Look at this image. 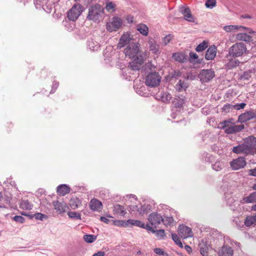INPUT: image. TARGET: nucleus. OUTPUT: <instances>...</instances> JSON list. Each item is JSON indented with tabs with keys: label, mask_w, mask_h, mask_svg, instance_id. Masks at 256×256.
Instances as JSON below:
<instances>
[{
	"label": "nucleus",
	"mask_w": 256,
	"mask_h": 256,
	"mask_svg": "<svg viewBox=\"0 0 256 256\" xmlns=\"http://www.w3.org/2000/svg\"><path fill=\"white\" fill-rule=\"evenodd\" d=\"M190 56V62H192L191 59H196V62L198 64H200L202 62L203 60V58L199 59L198 55L194 52H190L189 54Z\"/></svg>",
	"instance_id": "44"
},
{
	"label": "nucleus",
	"mask_w": 256,
	"mask_h": 256,
	"mask_svg": "<svg viewBox=\"0 0 256 256\" xmlns=\"http://www.w3.org/2000/svg\"><path fill=\"white\" fill-rule=\"evenodd\" d=\"M87 46L89 49L94 51L98 50L100 47L99 44L97 42L94 41V40H88Z\"/></svg>",
	"instance_id": "31"
},
{
	"label": "nucleus",
	"mask_w": 256,
	"mask_h": 256,
	"mask_svg": "<svg viewBox=\"0 0 256 256\" xmlns=\"http://www.w3.org/2000/svg\"><path fill=\"white\" fill-rule=\"evenodd\" d=\"M240 28V26H238L230 25L224 26V29L226 32H230L233 30H238Z\"/></svg>",
	"instance_id": "49"
},
{
	"label": "nucleus",
	"mask_w": 256,
	"mask_h": 256,
	"mask_svg": "<svg viewBox=\"0 0 256 256\" xmlns=\"http://www.w3.org/2000/svg\"><path fill=\"white\" fill-rule=\"evenodd\" d=\"M240 64L238 60L236 59L230 60L226 64V66L228 69H232L236 67Z\"/></svg>",
	"instance_id": "39"
},
{
	"label": "nucleus",
	"mask_w": 256,
	"mask_h": 256,
	"mask_svg": "<svg viewBox=\"0 0 256 256\" xmlns=\"http://www.w3.org/2000/svg\"><path fill=\"white\" fill-rule=\"evenodd\" d=\"M232 152L234 153L238 154H247V152L244 148V144H239L236 146H234L232 148Z\"/></svg>",
	"instance_id": "35"
},
{
	"label": "nucleus",
	"mask_w": 256,
	"mask_h": 256,
	"mask_svg": "<svg viewBox=\"0 0 256 256\" xmlns=\"http://www.w3.org/2000/svg\"><path fill=\"white\" fill-rule=\"evenodd\" d=\"M230 165L232 170H238L244 167L246 162L244 158L240 157L232 161Z\"/></svg>",
	"instance_id": "15"
},
{
	"label": "nucleus",
	"mask_w": 256,
	"mask_h": 256,
	"mask_svg": "<svg viewBox=\"0 0 256 256\" xmlns=\"http://www.w3.org/2000/svg\"><path fill=\"white\" fill-rule=\"evenodd\" d=\"M215 76V73L212 69L202 70L198 74V78L202 83L210 82Z\"/></svg>",
	"instance_id": "7"
},
{
	"label": "nucleus",
	"mask_w": 256,
	"mask_h": 256,
	"mask_svg": "<svg viewBox=\"0 0 256 256\" xmlns=\"http://www.w3.org/2000/svg\"><path fill=\"white\" fill-rule=\"evenodd\" d=\"M161 76L158 72H150L146 77V84L152 88L155 87L159 84Z\"/></svg>",
	"instance_id": "6"
},
{
	"label": "nucleus",
	"mask_w": 256,
	"mask_h": 256,
	"mask_svg": "<svg viewBox=\"0 0 256 256\" xmlns=\"http://www.w3.org/2000/svg\"><path fill=\"white\" fill-rule=\"evenodd\" d=\"M147 228H148V231H150V232H152V233L156 234V236L158 238L160 239H164V238L166 237L164 230L161 229V230H154V229L155 228H152V226H148Z\"/></svg>",
	"instance_id": "24"
},
{
	"label": "nucleus",
	"mask_w": 256,
	"mask_h": 256,
	"mask_svg": "<svg viewBox=\"0 0 256 256\" xmlns=\"http://www.w3.org/2000/svg\"><path fill=\"white\" fill-rule=\"evenodd\" d=\"M127 224H130V226H136L144 229H146L148 230V226H150L148 224H146L143 222H142L138 220H127Z\"/></svg>",
	"instance_id": "20"
},
{
	"label": "nucleus",
	"mask_w": 256,
	"mask_h": 256,
	"mask_svg": "<svg viewBox=\"0 0 256 256\" xmlns=\"http://www.w3.org/2000/svg\"><path fill=\"white\" fill-rule=\"evenodd\" d=\"M208 247L206 244H200V252L202 256H208Z\"/></svg>",
	"instance_id": "43"
},
{
	"label": "nucleus",
	"mask_w": 256,
	"mask_h": 256,
	"mask_svg": "<svg viewBox=\"0 0 256 256\" xmlns=\"http://www.w3.org/2000/svg\"><path fill=\"white\" fill-rule=\"evenodd\" d=\"M185 100V96H178V98H175L173 102V103L176 108H181L184 104Z\"/></svg>",
	"instance_id": "33"
},
{
	"label": "nucleus",
	"mask_w": 256,
	"mask_h": 256,
	"mask_svg": "<svg viewBox=\"0 0 256 256\" xmlns=\"http://www.w3.org/2000/svg\"><path fill=\"white\" fill-rule=\"evenodd\" d=\"M100 220L102 222H104L106 224H108L110 222V220L108 219L107 218L104 216H101L100 218Z\"/></svg>",
	"instance_id": "62"
},
{
	"label": "nucleus",
	"mask_w": 256,
	"mask_h": 256,
	"mask_svg": "<svg viewBox=\"0 0 256 256\" xmlns=\"http://www.w3.org/2000/svg\"><path fill=\"white\" fill-rule=\"evenodd\" d=\"M244 224L247 226L256 224V214L254 216H247L244 220Z\"/></svg>",
	"instance_id": "29"
},
{
	"label": "nucleus",
	"mask_w": 256,
	"mask_h": 256,
	"mask_svg": "<svg viewBox=\"0 0 256 256\" xmlns=\"http://www.w3.org/2000/svg\"><path fill=\"white\" fill-rule=\"evenodd\" d=\"M243 200L246 203L256 202V191L252 192L248 196L244 198Z\"/></svg>",
	"instance_id": "36"
},
{
	"label": "nucleus",
	"mask_w": 256,
	"mask_h": 256,
	"mask_svg": "<svg viewBox=\"0 0 256 256\" xmlns=\"http://www.w3.org/2000/svg\"><path fill=\"white\" fill-rule=\"evenodd\" d=\"M150 50L153 53L156 54L158 51L159 46L154 42L150 41L149 42Z\"/></svg>",
	"instance_id": "46"
},
{
	"label": "nucleus",
	"mask_w": 256,
	"mask_h": 256,
	"mask_svg": "<svg viewBox=\"0 0 256 256\" xmlns=\"http://www.w3.org/2000/svg\"><path fill=\"white\" fill-rule=\"evenodd\" d=\"M236 38L238 40L249 42L252 40V38L246 32H240L236 34Z\"/></svg>",
	"instance_id": "26"
},
{
	"label": "nucleus",
	"mask_w": 256,
	"mask_h": 256,
	"mask_svg": "<svg viewBox=\"0 0 256 256\" xmlns=\"http://www.w3.org/2000/svg\"><path fill=\"white\" fill-rule=\"evenodd\" d=\"M151 206L149 204H144L140 208H139V210H138V212L140 214H144L148 213L150 210Z\"/></svg>",
	"instance_id": "41"
},
{
	"label": "nucleus",
	"mask_w": 256,
	"mask_h": 256,
	"mask_svg": "<svg viewBox=\"0 0 256 256\" xmlns=\"http://www.w3.org/2000/svg\"><path fill=\"white\" fill-rule=\"evenodd\" d=\"M69 204L73 210L78 208L81 204V202L77 198H73L70 199Z\"/></svg>",
	"instance_id": "32"
},
{
	"label": "nucleus",
	"mask_w": 256,
	"mask_h": 256,
	"mask_svg": "<svg viewBox=\"0 0 256 256\" xmlns=\"http://www.w3.org/2000/svg\"><path fill=\"white\" fill-rule=\"evenodd\" d=\"M230 120H226L220 123L222 128L224 130V132L227 134H232L238 132L242 130L244 126V124L230 126Z\"/></svg>",
	"instance_id": "3"
},
{
	"label": "nucleus",
	"mask_w": 256,
	"mask_h": 256,
	"mask_svg": "<svg viewBox=\"0 0 256 256\" xmlns=\"http://www.w3.org/2000/svg\"><path fill=\"white\" fill-rule=\"evenodd\" d=\"M212 159H213L212 156L208 152H204V154L203 160L205 162L210 163V162H212Z\"/></svg>",
	"instance_id": "51"
},
{
	"label": "nucleus",
	"mask_w": 256,
	"mask_h": 256,
	"mask_svg": "<svg viewBox=\"0 0 256 256\" xmlns=\"http://www.w3.org/2000/svg\"><path fill=\"white\" fill-rule=\"evenodd\" d=\"M216 0H207L206 2L205 6L207 8H212L216 5Z\"/></svg>",
	"instance_id": "50"
},
{
	"label": "nucleus",
	"mask_w": 256,
	"mask_h": 256,
	"mask_svg": "<svg viewBox=\"0 0 256 256\" xmlns=\"http://www.w3.org/2000/svg\"><path fill=\"white\" fill-rule=\"evenodd\" d=\"M252 71L248 70L245 71L240 76L239 79L243 81H248L252 80Z\"/></svg>",
	"instance_id": "28"
},
{
	"label": "nucleus",
	"mask_w": 256,
	"mask_h": 256,
	"mask_svg": "<svg viewBox=\"0 0 256 256\" xmlns=\"http://www.w3.org/2000/svg\"><path fill=\"white\" fill-rule=\"evenodd\" d=\"M140 55V56L135 57L134 60L130 62L128 67L133 70H138L140 69L141 65L144 62L145 54Z\"/></svg>",
	"instance_id": "9"
},
{
	"label": "nucleus",
	"mask_w": 256,
	"mask_h": 256,
	"mask_svg": "<svg viewBox=\"0 0 256 256\" xmlns=\"http://www.w3.org/2000/svg\"><path fill=\"white\" fill-rule=\"evenodd\" d=\"M178 234L183 238H186L192 236V229L184 224L180 225L178 227Z\"/></svg>",
	"instance_id": "13"
},
{
	"label": "nucleus",
	"mask_w": 256,
	"mask_h": 256,
	"mask_svg": "<svg viewBox=\"0 0 256 256\" xmlns=\"http://www.w3.org/2000/svg\"><path fill=\"white\" fill-rule=\"evenodd\" d=\"M13 220L17 222L22 224L24 222V217L20 216H16L12 218Z\"/></svg>",
	"instance_id": "52"
},
{
	"label": "nucleus",
	"mask_w": 256,
	"mask_h": 256,
	"mask_svg": "<svg viewBox=\"0 0 256 256\" xmlns=\"http://www.w3.org/2000/svg\"><path fill=\"white\" fill-rule=\"evenodd\" d=\"M208 47V42L204 40L200 43L195 48L196 52H199L204 51Z\"/></svg>",
	"instance_id": "40"
},
{
	"label": "nucleus",
	"mask_w": 256,
	"mask_h": 256,
	"mask_svg": "<svg viewBox=\"0 0 256 256\" xmlns=\"http://www.w3.org/2000/svg\"><path fill=\"white\" fill-rule=\"evenodd\" d=\"M172 58L180 62L184 63L188 61V56L184 53L176 52L172 54Z\"/></svg>",
	"instance_id": "22"
},
{
	"label": "nucleus",
	"mask_w": 256,
	"mask_h": 256,
	"mask_svg": "<svg viewBox=\"0 0 256 256\" xmlns=\"http://www.w3.org/2000/svg\"><path fill=\"white\" fill-rule=\"evenodd\" d=\"M172 36L170 34H168L163 39V42L164 43V44L166 45L168 42H170V40H171Z\"/></svg>",
	"instance_id": "58"
},
{
	"label": "nucleus",
	"mask_w": 256,
	"mask_h": 256,
	"mask_svg": "<svg viewBox=\"0 0 256 256\" xmlns=\"http://www.w3.org/2000/svg\"><path fill=\"white\" fill-rule=\"evenodd\" d=\"M84 10V6L79 3L74 4L68 12L67 17L70 20L75 22Z\"/></svg>",
	"instance_id": "2"
},
{
	"label": "nucleus",
	"mask_w": 256,
	"mask_h": 256,
	"mask_svg": "<svg viewBox=\"0 0 256 256\" xmlns=\"http://www.w3.org/2000/svg\"><path fill=\"white\" fill-rule=\"evenodd\" d=\"M246 50V46L244 43L237 42L230 48L229 54L234 58L238 57L245 53Z\"/></svg>",
	"instance_id": "4"
},
{
	"label": "nucleus",
	"mask_w": 256,
	"mask_h": 256,
	"mask_svg": "<svg viewBox=\"0 0 256 256\" xmlns=\"http://www.w3.org/2000/svg\"><path fill=\"white\" fill-rule=\"evenodd\" d=\"M219 256H232L234 252L231 247L224 245L218 252Z\"/></svg>",
	"instance_id": "19"
},
{
	"label": "nucleus",
	"mask_w": 256,
	"mask_h": 256,
	"mask_svg": "<svg viewBox=\"0 0 256 256\" xmlns=\"http://www.w3.org/2000/svg\"><path fill=\"white\" fill-rule=\"evenodd\" d=\"M172 98L171 94L168 92H164L160 94V100L164 102H170Z\"/></svg>",
	"instance_id": "38"
},
{
	"label": "nucleus",
	"mask_w": 256,
	"mask_h": 256,
	"mask_svg": "<svg viewBox=\"0 0 256 256\" xmlns=\"http://www.w3.org/2000/svg\"><path fill=\"white\" fill-rule=\"evenodd\" d=\"M102 206V202L96 199H92L90 202V208L93 210H98Z\"/></svg>",
	"instance_id": "23"
},
{
	"label": "nucleus",
	"mask_w": 256,
	"mask_h": 256,
	"mask_svg": "<svg viewBox=\"0 0 256 256\" xmlns=\"http://www.w3.org/2000/svg\"><path fill=\"white\" fill-rule=\"evenodd\" d=\"M122 226H130V224H127L126 222H127V221L125 222L124 220H118V222Z\"/></svg>",
	"instance_id": "63"
},
{
	"label": "nucleus",
	"mask_w": 256,
	"mask_h": 256,
	"mask_svg": "<svg viewBox=\"0 0 256 256\" xmlns=\"http://www.w3.org/2000/svg\"><path fill=\"white\" fill-rule=\"evenodd\" d=\"M246 106V104L244 102H242L240 104H237L234 106V108L236 110H240L243 109Z\"/></svg>",
	"instance_id": "53"
},
{
	"label": "nucleus",
	"mask_w": 256,
	"mask_h": 256,
	"mask_svg": "<svg viewBox=\"0 0 256 256\" xmlns=\"http://www.w3.org/2000/svg\"><path fill=\"white\" fill-rule=\"evenodd\" d=\"M97 236L93 234H85L84 236V240L88 243H92L96 239Z\"/></svg>",
	"instance_id": "42"
},
{
	"label": "nucleus",
	"mask_w": 256,
	"mask_h": 256,
	"mask_svg": "<svg viewBox=\"0 0 256 256\" xmlns=\"http://www.w3.org/2000/svg\"><path fill=\"white\" fill-rule=\"evenodd\" d=\"M22 214V215L30 217V218H35L36 220H42L44 218H46L47 217L46 215L41 213H36L34 214H30L29 213L24 212Z\"/></svg>",
	"instance_id": "30"
},
{
	"label": "nucleus",
	"mask_w": 256,
	"mask_h": 256,
	"mask_svg": "<svg viewBox=\"0 0 256 256\" xmlns=\"http://www.w3.org/2000/svg\"><path fill=\"white\" fill-rule=\"evenodd\" d=\"M186 83L181 80H179L178 83L176 86V88L178 92H180L182 90H186Z\"/></svg>",
	"instance_id": "45"
},
{
	"label": "nucleus",
	"mask_w": 256,
	"mask_h": 256,
	"mask_svg": "<svg viewBox=\"0 0 256 256\" xmlns=\"http://www.w3.org/2000/svg\"><path fill=\"white\" fill-rule=\"evenodd\" d=\"M162 216L157 212L150 214L148 217V220L152 228H156V226L162 221Z\"/></svg>",
	"instance_id": "11"
},
{
	"label": "nucleus",
	"mask_w": 256,
	"mask_h": 256,
	"mask_svg": "<svg viewBox=\"0 0 256 256\" xmlns=\"http://www.w3.org/2000/svg\"><path fill=\"white\" fill-rule=\"evenodd\" d=\"M172 240L174 241V242L176 243V244L178 242V241L180 240V238H178V235L176 234H172Z\"/></svg>",
	"instance_id": "59"
},
{
	"label": "nucleus",
	"mask_w": 256,
	"mask_h": 256,
	"mask_svg": "<svg viewBox=\"0 0 256 256\" xmlns=\"http://www.w3.org/2000/svg\"><path fill=\"white\" fill-rule=\"evenodd\" d=\"M56 192L58 195L64 196L70 192V188L66 184H60L57 187Z\"/></svg>",
	"instance_id": "21"
},
{
	"label": "nucleus",
	"mask_w": 256,
	"mask_h": 256,
	"mask_svg": "<svg viewBox=\"0 0 256 256\" xmlns=\"http://www.w3.org/2000/svg\"><path fill=\"white\" fill-rule=\"evenodd\" d=\"M134 42L135 40L130 36V34L128 32L124 33L120 38L118 47L122 48L126 46L130 45L131 43Z\"/></svg>",
	"instance_id": "12"
},
{
	"label": "nucleus",
	"mask_w": 256,
	"mask_h": 256,
	"mask_svg": "<svg viewBox=\"0 0 256 256\" xmlns=\"http://www.w3.org/2000/svg\"><path fill=\"white\" fill-rule=\"evenodd\" d=\"M104 254H105L104 252L100 251L94 254L92 256H104Z\"/></svg>",
	"instance_id": "64"
},
{
	"label": "nucleus",
	"mask_w": 256,
	"mask_h": 256,
	"mask_svg": "<svg viewBox=\"0 0 256 256\" xmlns=\"http://www.w3.org/2000/svg\"><path fill=\"white\" fill-rule=\"evenodd\" d=\"M115 8V4L112 2H108L106 4V9L108 10H113Z\"/></svg>",
	"instance_id": "56"
},
{
	"label": "nucleus",
	"mask_w": 256,
	"mask_h": 256,
	"mask_svg": "<svg viewBox=\"0 0 256 256\" xmlns=\"http://www.w3.org/2000/svg\"><path fill=\"white\" fill-rule=\"evenodd\" d=\"M154 251L156 254L159 255H163L164 254V250L160 248H155Z\"/></svg>",
	"instance_id": "60"
},
{
	"label": "nucleus",
	"mask_w": 256,
	"mask_h": 256,
	"mask_svg": "<svg viewBox=\"0 0 256 256\" xmlns=\"http://www.w3.org/2000/svg\"><path fill=\"white\" fill-rule=\"evenodd\" d=\"M68 215L70 218H74L76 220H81V214L79 212H68Z\"/></svg>",
	"instance_id": "47"
},
{
	"label": "nucleus",
	"mask_w": 256,
	"mask_h": 256,
	"mask_svg": "<svg viewBox=\"0 0 256 256\" xmlns=\"http://www.w3.org/2000/svg\"><path fill=\"white\" fill-rule=\"evenodd\" d=\"M138 208H139L136 205H130L129 206V210L130 212L136 211L138 212V210H139Z\"/></svg>",
	"instance_id": "57"
},
{
	"label": "nucleus",
	"mask_w": 256,
	"mask_h": 256,
	"mask_svg": "<svg viewBox=\"0 0 256 256\" xmlns=\"http://www.w3.org/2000/svg\"><path fill=\"white\" fill-rule=\"evenodd\" d=\"M113 211L114 214L120 215V216H124L126 213V210L124 206L118 204L114 206Z\"/></svg>",
	"instance_id": "25"
},
{
	"label": "nucleus",
	"mask_w": 256,
	"mask_h": 256,
	"mask_svg": "<svg viewBox=\"0 0 256 256\" xmlns=\"http://www.w3.org/2000/svg\"><path fill=\"white\" fill-rule=\"evenodd\" d=\"M122 24V20L118 17H114L111 22L107 23L106 30L110 32L116 31L121 26Z\"/></svg>",
	"instance_id": "10"
},
{
	"label": "nucleus",
	"mask_w": 256,
	"mask_h": 256,
	"mask_svg": "<svg viewBox=\"0 0 256 256\" xmlns=\"http://www.w3.org/2000/svg\"><path fill=\"white\" fill-rule=\"evenodd\" d=\"M140 44L134 42L128 45L124 49V52L126 56H128L130 58H134L135 57L140 56ZM143 56V54H142Z\"/></svg>",
	"instance_id": "5"
},
{
	"label": "nucleus",
	"mask_w": 256,
	"mask_h": 256,
	"mask_svg": "<svg viewBox=\"0 0 256 256\" xmlns=\"http://www.w3.org/2000/svg\"><path fill=\"white\" fill-rule=\"evenodd\" d=\"M240 30H244V31L246 30V32H248L249 34H255V33H256V32L254 31L251 28H246V27H244V26H240Z\"/></svg>",
	"instance_id": "55"
},
{
	"label": "nucleus",
	"mask_w": 256,
	"mask_h": 256,
	"mask_svg": "<svg viewBox=\"0 0 256 256\" xmlns=\"http://www.w3.org/2000/svg\"><path fill=\"white\" fill-rule=\"evenodd\" d=\"M103 12V8L99 4H96L89 8L87 19L96 22L101 17Z\"/></svg>",
	"instance_id": "1"
},
{
	"label": "nucleus",
	"mask_w": 256,
	"mask_h": 256,
	"mask_svg": "<svg viewBox=\"0 0 256 256\" xmlns=\"http://www.w3.org/2000/svg\"><path fill=\"white\" fill-rule=\"evenodd\" d=\"M180 12L184 16L185 20L190 22H194V18L192 16L189 7L184 6H180Z\"/></svg>",
	"instance_id": "14"
},
{
	"label": "nucleus",
	"mask_w": 256,
	"mask_h": 256,
	"mask_svg": "<svg viewBox=\"0 0 256 256\" xmlns=\"http://www.w3.org/2000/svg\"><path fill=\"white\" fill-rule=\"evenodd\" d=\"M212 166L214 170L218 172L222 169L224 166V164L222 161L218 160L214 162V164L212 165Z\"/></svg>",
	"instance_id": "37"
},
{
	"label": "nucleus",
	"mask_w": 256,
	"mask_h": 256,
	"mask_svg": "<svg viewBox=\"0 0 256 256\" xmlns=\"http://www.w3.org/2000/svg\"><path fill=\"white\" fill-rule=\"evenodd\" d=\"M249 174L250 176H256V167L250 170Z\"/></svg>",
	"instance_id": "61"
},
{
	"label": "nucleus",
	"mask_w": 256,
	"mask_h": 256,
	"mask_svg": "<svg viewBox=\"0 0 256 256\" xmlns=\"http://www.w3.org/2000/svg\"><path fill=\"white\" fill-rule=\"evenodd\" d=\"M216 48L214 45L210 46L207 50L204 58L206 60H212L214 58L216 54Z\"/></svg>",
	"instance_id": "18"
},
{
	"label": "nucleus",
	"mask_w": 256,
	"mask_h": 256,
	"mask_svg": "<svg viewBox=\"0 0 256 256\" xmlns=\"http://www.w3.org/2000/svg\"><path fill=\"white\" fill-rule=\"evenodd\" d=\"M52 204L55 210L58 214H62L66 212L67 208L66 204L64 202H60L58 200L54 201Z\"/></svg>",
	"instance_id": "17"
},
{
	"label": "nucleus",
	"mask_w": 256,
	"mask_h": 256,
	"mask_svg": "<svg viewBox=\"0 0 256 256\" xmlns=\"http://www.w3.org/2000/svg\"><path fill=\"white\" fill-rule=\"evenodd\" d=\"M256 118V114L253 111H247L238 116V120L240 122H245L248 120Z\"/></svg>",
	"instance_id": "16"
},
{
	"label": "nucleus",
	"mask_w": 256,
	"mask_h": 256,
	"mask_svg": "<svg viewBox=\"0 0 256 256\" xmlns=\"http://www.w3.org/2000/svg\"><path fill=\"white\" fill-rule=\"evenodd\" d=\"M58 85L59 83L58 82L54 81L52 84V86L50 94L54 93L56 90L58 88Z\"/></svg>",
	"instance_id": "54"
},
{
	"label": "nucleus",
	"mask_w": 256,
	"mask_h": 256,
	"mask_svg": "<svg viewBox=\"0 0 256 256\" xmlns=\"http://www.w3.org/2000/svg\"><path fill=\"white\" fill-rule=\"evenodd\" d=\"M162 219L163 220L162 222L166 226L170 225L174 221L173 218L172 216L168 217L164 216L162 217Z\"/></svg>",
	"instance_id": "48"
},
{
	"label": "nucleus",
	"mask_w": 256,
	"mask_h": 256,
	"mask_svg": "<svg viewBox=\"0 0 256 256\" xmlns=\"http://www.w3.org/2000/svg\"><path fill=\"white\" fill-rule=\"evenodd\" d=\"M247 152V154H253L256 146V138L250 136L244 140L242 144Z\"/></svg>",
	"instance_id": "8"
},
{
	"label": "nucleus",
	"mask_w": 256,
	"mask_h": 256,
	"mask_svg": "<svg viewBox=\"0 0 256 256\" xmlns=\"http://www.w3.org/2000/svg\"><path fill=\"white\" fill-rule=\"evenodd\" d=\"M136 30L144 36H146L148 34V28L144 24H138L136 26Z\"/></svg>",
	"instance_id": "27"
},
{
	"label": "nucleus",
	"mask_w": 256,
	"mask_h": 256,
	"mask_svg": "<svg viewBox=\"0 0 256 256\" xmlns=\"http://www.w3.org/2000/svg\"><path fill=\"white\" fill-rule=\"evenodd\" d=\"M20 207L25 210H30L32 208V205L27 200H22L20 204Z\"/></svg>",
	"instance_id": "34"
}]
</instances>
